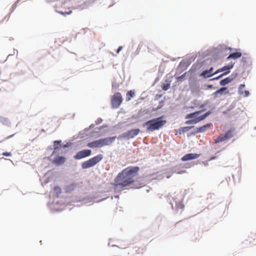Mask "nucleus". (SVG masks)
<instances>
[{"instance_id":"obj_17","label":"nucleus","mask_w":256,"mask_h":256,"mask_svg":"<svg viewBox=\"0 0 256 256\" xmlns=\"http://www.w3.org/2000/svg\"><path fill=\"white\" fill-rule=\"evenodd\" d=\"M172 200L174 204V207L177 212H178L179 210H181V212L184 208V206L182 202V198H172Z\"/></svg>"},{"instance_id":"obj_34","label":"nucleus","mask_w":256,"mask_h":256,"mask_svg":"<svg viewBox=\"0 0 256 256\" xmlns=\"http://www.w3.org/2000/svg\"><path fill=\"white\" fill-rule=\"evenodd\" d=\"M188 72H185L182 75L178 76L176 78V82H178L180 83L182 81H184V80L186 79V75L188 74Z\"/></svg>"},{"instance_id":"obj_41","label":"nucleus","mask_w":256,"mask_h":256,"mask_svg":"<svg viewBox=\"0 0 256 256\" xmlns=\"http://www.w3.org/2000/svg\"><path fill=\"white\" fill-rule=\"evenodd\" d=\"M184 124H187V125L192 126V125L196 124V123L194 118H192L191 119L188 120H186L184 122Z\"/></svg>"},{"instance_id":"obj_39","label":"nucleus","mask_w":256,"mask_h":256,"mask_svg":"<svg viewBox=\"0 0 256 256\" xmlns=\"http://www.w3.org/2000/svg\"><path fill=\"white\" fill-rule=\"evenodd\" d=\"M54 11L56 13L60 14L64 16H66L68 15H70L72 12V10H69L68 12H63V11L55 10Z\"/></svg>"},{"instance_id":"obj_44","label":"nucleus","mask_w":256,"mask_h":256,"mask_svg":"<svg viewBox=\"0 0 256 256\" xmlns=\"http://www.w3.org/2000/svg\"><path fill=\"white\" fill-rule=\"evenodd\" d=\"M224 76H223L222 74H219L218 76H216V77H214L213 78H210L208 79V80L209 82H212V81H214V80H218L222 78Z\"/></svg>"},{"instance_id":"obj_30","label":"nucleus","mask_w":256,"mask_h":256,"mask_svg":"<svg viewBox=\"0 0 256 256\" xmlns=\"http://www.w3.org/2000/svg\"><path fill=\"white\" fill-rule=\"evenodd\" d=\"M0 122L4 126H6L8 127L11 126V122L10 120L6 117L0 116Z\"/></svg>"},{"instance_id":"obj_4","label":"nucleus","mask_w":256,"mask_h":256,"mask_svg":"<svg viewBox=\"0 0 256 256\" xmlns=\"http://www.w3.org/2000/svg\"><path fill=\"white\" fill-rule=\"evenodd\" d=\"M140 130L139 128H131L118 136L117 139L118 140H128L135 138L140 134Z\"/></svg>"},{"instance_id":"obj_13","label":"nucleus","mask_w":256,"mask_h":256,"mask_svg":"<svg viewBox=\"0 0 256 256\" xmlns=\"http://www.w3.org/2000/svg\"><path fill=\"white\" fill-rule=\"evenodd\" d=\"M201 155L200 154H196V153H188L184 156H183L181 158L180 160L182 162H186V161H189L192 160H194L197 159Z\"/></svg>"},{"instance_id":"obj_21","label":"nucleus","mask_w":256,"mask_h":256,"mask_svg":"<svg viewBox=\"0 0 256 256\" xmlns=\"http://www.w3.org/2000/svg\"><path fill=\"white\" fill-rule=\"evenodd\" d=\"M236 51L235 52H233L229 54L228 56L226 58L227 60L230 59L236 60L242 56V52H238V50H240V49H236Z\"/></svg>"},{"instance_id":"obj_43","label":"nucleus","mask_w":256,"mask_h":256,"mask_svg":"<svg viewBox=\"0 0 256 256\" xmlns=\"http://www.w3.org/2000/svg\"><path fill=\"white\" fill-rule=\"evenodd\" d=\"M238 73L237 72H233L230 76H228L230 81L232 82L238 76Z\"/></svg>"},{"instance_id":"obj_35","label":"nucleus","mask_w":256,"mask_h":256,"mask_svg":"<svg viewBox=\"0 0 256 256\" xmlns=\"http://www.w3.org/2000/svg\"><path fill=\"white\" fill-rule=\"evenodd\" d=\"M202 62L200 64H193L191 68L188 72L194 73L199 69L202 66Z\"/></svg>"},{"instance_id":"obj_63","label":"nucleus","mask_w":256,"mask_h":256,"mask_svg":"<svg viewBox=\"0 0 256 256\" xmlns=\"http://www.w3.org/2000/svg\"><path fill=\"white\" fill-rule=\"evenodd\" d=\"M165 174H156V178L157 179H159V180H160L162 178H164V175Z\"/></svg>"},{"instance_id":"obj_31","label":"nucleus","mask_w":256,"mask_h":256,"mask_svg":"<svg viewBox=\"0 0 256 256\" xmlns=\"http://www.w3.org/2000/svg\"><path fill=\"white\" fill-rule=\"evenodd\" d=\"M166 97L164 98L163 100H162L159 102L158 105H157L156 108H153L152 110V112H157L158 110L162 109V107L164 106L165 104Z\"/></svg>"},{"instance_id":"obj_7","label":"nucleus","mask_w":256,"mask_h":256,"mask_svg":"<svg viewBox=\"0 0 256 256\" xmlns=\"http://www.w3.org/2000/svg\"><path fill=\"white\" fill-rule=\"evenodd\" d=\"M224 51V46L222 44H219L217 47L213 48L211 50H208L206 51H204L202 54V58H204L205 57L211 55L212 53H216L218 54H220L221 52Z\"/></svg>"},{"instance_id":"obj_37","label":"nucleus","mask_w":256,"mask_h":256,"mask_svg":"<svg viewBox=\"0 0 256 256\" xmlns=\"http://www.w3.org/2000/svg\"><path fill=\"white\" fill-rule=\"evenodd\" d=\"M94 0H88L85 2L82 6V8H87L90 6H92L94 3Z\"/></svg>"},{"instance_id":"obj_48","label":"nucleus","mask_w":256,"mask_h":256,"mask_svg":"<svg viewBox=\"0 0 256 256\" xmlns=\"http://www.w3.org/2000/svg\"><path fill=\"white\" fill-rule=\"evenodd\" d=\"M236 101H234L230 105L228 108V111H230L233 110L236 106Z\"/></svg>"},{"instance_id":"obj_1","label":"nucleus","mask_w":256,"mask_h":256,"mask_svg":"<svg viewBox=\"0 0 256 256\" xmlns=\"http://www.w3.org/2000/svg\"><path fill=\"white\" fill-rule=\"evenodd\" d=\"M138 166H128L122 170L112 183L115 190L131 186L134 182V178L139 174Z\"/></svg>"},{"instance_id":"obj_57","label":"nucleus","mask_w":256,"mask_h":256,"mask_svg":"<svg viewBox=\"0 0 256 256\" xmlns=\"http://www.w3.org/2000/svg\"><path fill=\"white\" fill-rule=\"evenodd\" d=\"M2 155L4 156L9 157L12 156V154L10 152H4L2 153Z\"/></svg>"},{"instance_id":"obj_51","label":"nucleus","mask_w":256,"mask_h":256,"mask_svg":"<svg viewBox=\"0 0 256 256\" xmlns=\"http://www.w3.org/2000/svg\"><path fill=\"white\" fill-rule=\"evenodd\" d=\"M204 112V110H199L194 111V112H192V114H194V116H198V114H200Z\"/></svg>"},{"instance_id":"obj_20","label":"nucleus","mask_w":256,"mask_h":256,"mask_svg":"<svg viewBox=\"0 0 256 256\" xmlns=\"http://www.w3.org/2000/svg\"><path fill=\"white\" fill-rule=\"evenodd\" d=\"M194 125H189L187 126H180L177 130V133L176 134V135H182V134H184L190 130L194 128Z\"/></svg>"},{"instance_id":"obj_23","label":"nucleus","mask_w":256,"mask_h":256,"mask_svg":"<svg viewBox=\"0 0 256 256\" xmlns=\"http://www.w3.org/2000/svg\"><path fill=\"white\" fill-rule=\"evenodd\" d=\"M212 126V122H209L204 124L199 127L196 128L197 132L198 134L202 133L206 131L208 129H209Z\"/></svg>"},{"instance_id":"obj_40","label":"nucleus","mask_w":256,"mask_h":256,"mask_svg":"<svg viewBox=\"0 0 256 256\" xmlns=\"http://www.w3.org/2000/svg\"><path fill=\"white\" fill-rule=\"evenodd\" d=\"M226 141L222 134L220 135L217 138L214 140V144H217L218 143Z\"/></svg>"},{"instance_id":"obj_8","label":"nucleus","mask_w":256,"mask_h":256,"mask_svg":"<svg viewBox=\"0 0 256 256\" xmlns=\"http://www.w3.org/2000/svg\"><path fill=\"white\" fill-rule=\"evenodd\" d=\"M92 151L90 149H84L78 151L74 156V158L76 160H80L91 156Z\"/></svg>"},{"instance_id":"obj_36","label":"nucleus","mask_w":256,"mask_h":256,"mask_svg":"<svg viewBox=\"0 0 256 256\" xmlns=\"http://www.w3.org/2000/svg\"><path fill=\"white\" fill-rule=\"evenodd\" d=\"M54 192L55 193V196L56 198H58L60 194L62 192V188L59 186H56L54 188Z\"/></svg>"},{"instance_id":"obj_28","label":"nucleus","mask_w":256,"mask_h":256,"mask_svg":"<svg viewBox=\"0 0 256 256\" xmlns=\"http://www.w3.org/2000/svg\"><path fill=\"white\" fill-rule=\"evenodd\" d=\"M211 104V102L209 100H207L204 102L203 103L198 104L196 106L198 107L200 110H204V112L206 111V106H208L209 108H211V106H210V104Z\"/></svg>"},{"instance_id":"obj_18","label":"nucleus","mask_w":256,"mask_h":256,"mask_svg":"<svg viewBox=\"0 0 256 256\" xmlns=\"http://www.w3.org/2000/svg\"><path fill=\"white\" fill-rule=\"evenodd\" d=\"M190 64V59L183 60L180 62L178 68L182 72L186 70Z\"/></svg>"},{"instance_id":"obj_2","label":"nucleus","mask_w":256,"mask_h":256,"mask_svg":"<svg viewBox=\"0 0 256 256\" xmlns=\"http://www.w3.org/2000/svg\"><path fill=\"white\" fill-rule=\"evenodd\" d=\"M167 122L164 115L150 119L142 124L147 132H152L162 128Z\"/></svg>"},{"instance_id":"obj_19","label":"nucleus","mask_w":256,"mask_h":256,"mask_svg":"<svg viewBox=\"0 0 256 256\" xmlns=\"http://www.w3.org/2000/svg\"><path fill=\"white\" fill-rule=\"evenodd\" d=\"M211 54L212 58H207L205 60H203L202 62V65H208L210 64L212 60L214 62H216L219 60L220 56L218 54V53H212Z\"/></svg>"},{"instance_id":"obj_46","label":"nucleus","mask_w":256,"mask_h":256,"mask_svg":"<svg viewBox=\"0 0 256 256\" xmlns=\"http://www.w3.org/2000/svg\"><path fill=\"white\" fill-rule=\"evenodd\" d=\"M198 134V133L196 129V128L194 130H193L191 131L190 132L187 133L186 136L188 138H190L191 136H195L196 134Z\"/></svg>"},{"instance_id":"obj_26","label":"nucleus","mask_w":256,"mask_h":256,"mask_svg":"<svg viewBox=\"0 0 256 256\" xmlns=\"http://www.w3.org/2000/svg\"><path fill=\"white\" fill-rule=\"evenodd\" d=\"M172 80L170 78H167L165 80L164 82L162 84V88L163 90L166 91L170 88Z\"/></svg>"},{"instance_id":"obj_14","label":"nucleus","mask_w":256,"mask_h":256,"mask_svg":"<svg viewBox=\"0 0 256 256\" xmlns=\"http://www.w3.org/2000/svg\"><path fill=\"white\" fill-rule=\"evenodd\" d=\"M117 138L118 136H108L106 138H100V140L102 147L106 146H110L115 140L116 138Z\"/></svg>"},{"instance_id":"obj_61","label":"nucleus","mask_w":256,"mask_h":256,"mask_svg":"<svg viewBox=\"0 0 256 256\" xmlns=\"http://www.w3.org/2000/svg\"><path fill=\"white\" fill-rule=\"evenodd\" d=\"M198 116L200 122L204 120L206 118V117L204 114L200 116Z\"/></svg>"},{"instance_id":"obj_12","label":"nucleus","mask_w":256,"mask_h":256,"mask_svg":"<svg viewBox=\"0 0 256 256\" xmlns=\"http://www.w3.org/2000/svg\"><path fill=\"white\" fill-rule=\"evenodd\" d=\"M60 153H56L54 158L52 160V162L57 166L64 164L66 160L64 156H60Z\"/></svg>"},{"instance_id":"obj_29","label":"nucleus","mask_w":256,"mask_h":256,"mask_svg":"<svg viewBox=\"0 0 256 256\" xmlns=\"http://www.w3.org/2000/svg\"><path fill=\"white\" fill-rule=\"evenodd\" d=\"M136 95V92L134 90H128L126 94V100L128 102L134 98Z\"/></svg>"},{"instance_id":"obj_27","label":"nucleus","mask_w":256,"mask_h":256,"mask_svg":"<svg viewBox=\"0 0 256 256\" xmlns=\"http://www.w3.org/2000/svg\"><path fill=\"white\" fill-rule=\"evenodd\" d=\"M77 186V184L76 182H72V184L66 186L65 188V192L66 193H70L74 190Z\"/></svg>"},{"instance_id":"obj_56","label":"nucleus","mask_w":256,"mask_h":256,"mask_svg":"<svg viewBox=\"0 0 256 256\" xmlns=\"http://www.w3.org/2000/svg\"><path fill=\"white\" fill-rule=\"evenodd\" d=\"M246 86V85L244 84H241L239 85L238 87V93L240 92V91L242 90V89L244 88Z\"/></svg>"},{"instance_id":"obj_24","label":"nucleus","mask_w":256,"mask_h":256,"mask_svg":"<svg viewBox=\"0 0 256 256\" xmlns=\"http://www.w3.org/2000/svg\"><path fill=\"white\" fill-rule=\"evenodd\" d=\"M190 88L192 94L198 92L200 90V86L196 82H192L189 84Z\"/></svg>"},{"instance_id":"obj_33","label":"nucleus","mask_w":256,"mask_h":256,"mask_svg":"<svg viewBox=\"0 0 256 256\" xmlns=\"http://www.w3.org/2000/svg\"><path fill=\"white\" fill-rule=\"evenodd\" d=\"M232 82L230 81V78H229L228 76H227L223 79H222L220 82H219V84L220 86H226L230 84V82Z\"/></svg>"},{"instance_id":"obj_15","label":"nucleus","mask_w":256,"mask_h":256,"mask_svg":"<svg viewBox=\"0 0 256 256\" xmlns=\"http://www.w3.org/2000/svg\"><path fill=\"white\" fill-rule=\"evenodd\" d=\"M97 198V196L96 194L92 193L88 195H86L84 196L81 197L78 200V202H82L84 204H86L90 202L93 200Z\"/></svg>"},{"instance_id":"obj_58","label":"nucleus","mask_w":256,"mask_h":256,"mask_svg":"<svg viewBox=\"0 0 256 256\" xmlns=\"http://www.w3.org/2000/svg\"><path fill=\"white\" fill-rule=\"evenodd\" d=\"M218 94L220 95V93L219 92L218 89L216 91H215L213 94L212 96H214V98H216L217 97H218Z\"/></svg>"},{"instance_id":"obj_55","label":"nucleus","mask_w":256,"mask_h":256,"mask_svg":"<svg viewBox=\"0 0 256 256\" xmlns=\"http://www.w3.org/2000/svg\"><path fill=\"white\" fill-rule=\"evenodd\" d=\"M108 124H103L102 126H100L96 127V129H98L99 130H103L104 128H108Z\"/></svg>"},{"instance_id":"obj_59","label":"nucleus","mask_w":256,"mask_h":256,"mask_svg":"<svg viewBox=\"0 0 256 256\" xmlns=\"http://www.w3.org/2000/svg\"><path fill=\"white\" fill-rule=\"evenodd\" d=\"M162 96V94H156L154 96V100L155 101L158 100V99L160 98Z\"/></svg>"},{"instance_id":"obj_6","label":"nucleus","mask_w":256,"mask_h":256,"mask_svg":"<svg viewBox=\"0 0 256 256\" xmlns=\"http://www.w3.org/2000/svg\"><path fill=\"white\" fill-rule=\"evenodd\" d=\"M234 65V63L231 62L227 64L224 65L222 67L217 69L215 71V74H219L220 72H223L222 74L224 76H226L229 74L230 72V70L233 68Z\"/></svg>"},{"instance_id":"obj_52","label":"nucleus","mask_w":256,"mask_h":256,"mask_svg":"<svg viewBox=\"0 0 256 256\" xmlns=\"http://www.w3.org/2000/svg\"><path fill=\"white\" fill-rule=\"evenodd\" d=\"M204 87H206L207 88H209V89H216V86H213V84H204Z\"/></svg>"},{"instance_id":"obj_50","label":"nucleus","mask_w":256,"mask_h":256,"mask_svg":"<svg viewBox=\"0 0 256 256\" xmlns=\"http://www.w3.org/2000/svg\"><path fill=\"white\" fill-rule=\"evenodd\" d=\"M142 114H139L138 112L136 114H133L132 116V118L133 119L138 120L142 118Z\"/></svg>"},{"instance_id":"obj_25","label":"nucleus","mask_w":256,"mask_h":256,"mask_svg":"<svg viewBox=\"0 0 256 256\" xmlns=\"http://www.w3.org/2000/svg\"><path fill=\"white\" fill-rule=\"evenodd\" d=\"M234 128H231L228 130L226 131L222 134L226 141H228V140H230L231 138L233 137V132L234 131Z\"/></svg>"},{"instance_id":"obj_16","label":"nucleus","mask_w":256,"mask_h":256,"mask_svg":"<svg viewBox=\"0 0 256 256\" xmlns=\"http://www.w3.org/2000/svg\"><path fill=\"white\" fill-rule=\"evenodd\" d=\"M54 150L52 152V155H54L56 153H60V150L62 148V142L61 140H54L52 141Z\"/></svg>"},{"instance_id":"obj_54","label":"nucleus","mask_w":256,"mask_h":256,"mask_svg":"<svg viewBox=\"0 0 256 256\" xmlns=\"http://www.w3.org/2000/svg\"><path fill=\"white\" fill-rule=\"evenodd\" d=\"M120 86V84L116 82H114L112 83V90H117L118 88Z\"/></svg>"},{"instance_id":"obj_3","label":"nucleus","mask_w":256,"mask_h":256,"mask_svg":"<svg viewBox=\"0 0 256 256\" xmlns=\"http://www.w3.org/2000/svg\"><path fill=\"white\" fill-rule=\"evenodd\" d=\"M103 158L104 156L102 154H98L94 157H92L82 163V170H86L92 168L100 162Z\"/></svg>"},{"instance_id":"obj_42","label":"nucleus","mask_w":256,"mask_h":256,"mask_svg":"<svg viewBox=\"0 0 256 256\" xmlns=\"http://www.w3.org/2000/svg\"><path fill=\"white\" fill-rule=\"evenodd\" d=\"M240 95H243L244 97H248L250 95V92L248 90L240 91L238 92Z\"/></svg>"},{"instance_id":"obj_60","label":"nucleus","mask_w":256,"mask_h":256,"mask_svg":"<svg viewBox=\"0 0 256 256\" xmlns=\"http://www.w3.org/2000/svg\"><path fill=\"white\" fill-rule=\"evenodd\" d=\"M102 121L103 120L102 118H97V120H96L95 123L96 125H98L101 124L102 122Z\"/></svg>"},{"instance_id":"obj_32","label":"nucleus","mask_w":256,"mask_h":256,"mask_svg":"<svg viewBox=\"0 0 256 256\" xmlns=\"http://www.w3.org/2000/svg\"><path fill=\"white\" fill-rule=\"evenodd\" d=\"M220 93V95H226L229 94L230 95V92H229L228 87L222 86L220 88H218Z\"/></svg>"},{"instance_id":"obj_38","label":"nucleus","mask_w":256,"mask_h":256,"mask_svg":"<svg viewBox=\"0 0 256 256\" xmlns=\"http://www.w3.org/2000/svg\"><path fill=\"white\" fill-rule=\"evenodd\" d=\"M139 114H142V118L144 116L145 114H150L152 112V110H150L149 108H146V109H140L138 110Z\"/></svg>"},{"instance_id":"obj_47","label":"nucleus","mask_w":256,"mask_h":256,"mask_svg":"<svg viewBox=\"0 0 256 256\" xmlns=\"http://www.w3.org/2000/svg\"><path fill=\"white\" fill-rule=\"evenodd\" d=\"M214 107H212L210 108V110H208L205 113H204L206 118H208L210 115L213 112V111L214 110Z\"/></svg>"},{"instance_id":"obj_10","label":"nucleus","mask_w":256,"mask_h":256,"mask_svg":"<svg viewBox=\"0 0 256 256\" xmlns=\"http://www.w3.org/2000/svg\"><path fill=\"white\" fill-rule=\"evenodd\" d=\"M146 176H137L134 180V182L132 184V188L140 189L144 186L146 182Z\"/></svg>"},{"instance_id":"obj_49","label":"nucleus","mask_w":256,"mask_h":256,"mask_svg":"<svg viewBox=\"0 0 256 256\" xmlns=\"http://www.w3.org/2000/svg\"><path fill=\"white\" fill-rule=\"evenodd\" d=\"M20 0H17L12 6L10 13L12 12L17 6L18 4L20 2Z\"/></svg>"},{"instance_id":"obj_5","label":"nucleus","mask_w":256,"mask_h":256,"mask_svg":"<svg viewBox=\"0 0 256 256\" xmlns=\"http://www.w3.org/2000/svg\"><path fill=\"white\" fill-rule=\"evenodd\" d=\"M123 101L122 94L120 92H116L111 98V107L112 109H116L120 107Z\"/></svg>"},{"instance_id":"obj_64","label":"nucleus","mask_w":256,"mask_h":256,"mask_svg":"<svg viewBox=\"0 0 256 256\" xmlns=\"http://www.w3.org/2000/svg\"><path fill=\"white\" fill-rule=\"evenodd\" d=\"M193 118H194L196 124H198L200 122V119L198 118V116H194Z\"/></svg>"},{"instance_id":"obj_53","label":"nucleus","mask_w":256,"mask_h":256,"mask_svg":"<svg viewBox=\"0 0 256 256\" xmlns=\"http://www.w3.org/2000/svg\"><path fill=\"white\" fill-rule=\"evenodd\" d=\"M194 116L192 112L188 113L185 116L184 118L186 120H190L194 118Z\"/></svg>"},{"instance_id":"obj_22","label":"nucleus","mask_w":256,"mask_h":256,"mask_svg":"<svg viewBox=\"0 0 256 256\" xmlns=\"http://www.w3.org/2000/svg\"><path fill=\"white\" fill-rule=\"evenodd\" d=\"M86 146L91 148H102L100 139L94 140L92 142H88V143H87Z\"/></svg>"},{"instance_id":"obj_62","label":"nucleus","mask_w":256,"mask_h":256,"mask_svg":"<svg viewBox=\"0 0 256 256\" xmlns=\"http://www.w3.org/2000/svg\"><path fill=\"white\" fill-rule=\"evenodd\" d=\"M217 157H218L217 156L213 155V156L209 157L207 160L208 161H211V160H216L217 158Z\"/></svg>"},{"instance_id":"obj_9","label":"nucleus","mask_w":256,"mask_h":256,"mask_svg":"<svg viewBox=\"0 0 256 256\" xmlns=\"http://www.w3.org/2000/svg\"><path fill=\"white\" fill-rule=\"evenodd\" d=\"M240 62L244 64L242 66L244 70L242 74H244L246 70H248V71L250 70V68L249 69V66L252 64V58L250 56H242L240 60Z\"/></svg>"},{"instance_id":"obj_45","label":"nucleus","mask_w":256,"mask_h":256,"mask_svg":"<svg viewBox=\"0 0 256 256\" xmlns=\"http://www.w3.org/2000/svg\"><path fill=\"white\" fill-rule=\"evenodd\" d=\"M73 144V142H66V144H63L62 143V148H70L72 145Z\"/></svg>"},{"instance_id":"obj_11","label":"nucleus","mask_w":256,"mask_h":256,"mask_svg":"<svg viewBox=\"0 0 256 256\" xmlns=\"http://www.w3.org/2000/svg\"><path fill=\"white\" fill-rule=\"evenodd\" d=\"M214 68L210 66L208 69H206L204 70L199 74V76L202 77V79L206 80L208 78H210L212 76L217 74H215V72H213Z\"/></svg>"}]
</instances>
